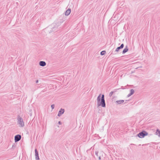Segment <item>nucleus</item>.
<instances>
[{
  "instance_id": "nucleus-8",
  "label": "nucleus",
  "mask_w": 160,
  "mask_h": 160,
  "mask_svg": "<svg viewBox=\"0 0 160 160\" xmlns=\"http://www.w3.org/2000/svg\"><path fill=\"white\" fill-rule=\"evenodd\" d=\"M39 65L40 66L44 67L46 65V63L44 61H40L39 63Z\"/></svg>"
},
{
  "instance_id": "nucleus-19",
  "label": "nucleus",
  "mask_w": 160,
  "mask_h": 160,
  "mask_svg": "<svg viewBox=\"0 0 160 160\" xmlns=\"http://www.w3.org/2000/svg\"><path fill=\"white\" fill-rule=\"evenodd\" d=\"M132 94H131V93H130L128 95V97H130V96H131V95H132Z\"/></svg>"
},
{
  "instance_id": "nucleus-17",
  "label": "nucleus",
  "mask_w": 160,
  "mask_h": 160,
  "mask_svg": "<svg viewBox=\"0 0 160 160\" xmlns=\"http://www.w3.org/2000/svg\"><path fill=\"white\" fill-rule=\"evenodd\" d=\"M98 151H95V155H96L97 156H98Z\"/></svg>"
},
{
  "instance_id": "nucleus-7",
  "label": "nucleus",
  "mask_w": 160,
  "mask_h": 160,
  "mask_svg": "<svg viewBox=\"0 0 160 160\" xmlns=\"http://www.w3.org/2000/svg\"><path fill=\"white\" fill-rule=\"evenodd\" d=\"M123 47H124L123 44H121V45L120 46L118 47L115 50V51L116 52H118L119 51V49H120L123 48Z\"/></svg>"
},
{
  "instance_id": "nucleus-12",
  "label": "nucleus",
  "mask_w": 160,
  "mask_h": 160,
  "mask_svg": "<svg viewBox=\"0 0 160 160\" xmlns=\"http://www.w3.org/2000/svg\"><path fill=\"white\" fill-rule=\"evenodd\" d=\"M128 50V47L127 46H126L125 48L122 51V53H125L126 52H127Z\"/></svg>"
},
{
  "instance_id": "nucleus-15",
  "label": "nucleus",
  "mask_w": 160,
  "mask_h": 160,
  "mask_svg": "<svg viewBox=\"0 0 160 160\" xmlns=\"http://www.w3.org/2000/svg\"><path fill=\"white\" fill-rule=\"evenodd\" d=\"M113 92H111L110 93H109V96L111 97V96L112 95V94H113Z\"/></svg>"
},
{
  "instance_id": "nucleus-10",
  "label": "nucleus",
  "mask_w": 160,
  "mask_h": 160,
  "mask_svg": "<svg viewBox=\"0 0 160 160\" xmlns=\"http://www.w3.org/2000/svg\"><path fill=\"white\" fill-rule=\"evenodd\" d=\"M71 10L70 9H68L66 12L65 15L66 16H68L70 13Z\"/></svg>"
},
{
  "instance_id": "nucleus-20",
  "label": "nucleus",
  "mask_w": 160,
  "mask_h": 160,
  "mask_svg": "<svg viewBox=\"0 0 160 160\" xmlns=\"http://www.w3.org/2000/svg\"><path fill=\"white\" fill-rule=\"evenodd\" d=\"M58 124L60 125L62 124V122L60 121L58 122Z\"/></svg>"
},
{
  "instance_id": "nucleus-6",
  "label": "nucleus",
  "mask_w": 160,
  "mask_h": 160,
  "mask_svg": "<svg viewBox=\"0 0 160 160\" xmlns=\"http://www.w3.org/2000/svg\"><path fill=\"white\" fill-rule=\"evenodd\" d=\"M64 109L61 108L59 111L58 114V116L59 117L61 116L64 112Z\"/></svg>"
},
{
  "instance_id": "nucleus-13",
  "label": "nucleus",
  "mask_w": 160,
  "mask_h": 160,
  "mask_svg": "<svg viewBox=\"0 0 160 160\" xmlns=\"http://www.w3.org/2000/svg\"><path fill=\"white\" fill-rule=\"evenodd\" d=\"M105 53H106V51H102L100 53L102 55H104L105 54Z\"/></svg>"
},
{
  "instance_id": "nucleus-2",
  "label": "nucleus",
  "mask_w": 160,
  "mask_h": 160,
  "mask_svg": "<svg viewBox=\"0 0 160 160\" xmlns=\"http://www.w3.org/2000/svg\"><path fill=\"white\" fill-rule=\"evenodd\" d=\"M18 124L20 127H23L24 126V123L22 118L20 116H18L17 118Z\"/></svg>"
},
{
  "instance_id": "nucleus-9",
  "label": "nucleus",
  "mask_w": 160,
  "mask_h": 160,
  "mask_svg": "<svg viewBox=\"0 0 160 160\" xmlns=\"http://www.w3.org/2000/svg\"><path fill=\"white\" fill-rule=\"evenodd\" d=\"M124 102V100H118L116 101V103L118 104H120L123 103Z\"/></svg>"
},
{
  "instance_id": "nucleus-1",
  "label": "nucleus",
  "mask_w": 160,
  "mask_h": 160,
  "mask_svg": "<svg viewBox=\"0 0 160 160\" xmlns=\"http://www.w3.org/2000/svg\"><path fill=\"white\" fill-rule=\"evenodd\" d=\"M101 94H99L97 98L98 107L101 106L102 107H105L106 104L104 100V96L103 94L101 97Z\"/></svg>"
},
{
  "instance_id": "nucleus-4",
  "label": "nucleus",
  "mask_w": 160,
  "mask_h": 160,
  "mask_svg": "<svg viewBox=\"0 0 160 160\" xmlns=\"http://www.w3.org/2000/svg\"><path fill=\"white\" fill-rule=\"evenodd\" d=\"M21 138V136L20 135H17L15 136V142H17L18 141H19Z\"/></svg>"
},
{
  "instance_id": "nucleus-21",
  "label": "nucleus",
  "mask_w": 160,
  "mask_h": 160,
  "mask_svg": "<svg viewBox=\"0 0 160 160\" xmlns=\"http://www.w3.org/2000/svg\"><path fill=\"white\" fill-rule=\"evenodd\" d=\"M98 158H99V159L100 160L101 159V158L100 156H99V157H98Z\"/></svg>"
},
{
  "instance_id": "nucleus-22",
  "label": "nucleus",
  "mask_w": 160,
  "mask_h": 160,
  "mask_svg": "<svg viewBox=\"0 0 160 160\" xmlns=\"http://www.w3.org/2000/svg\"><path fill=\"white\" fill-rule=\"evenodd\" d=\"M38 82V80H37L36 81V83H37Z\"/></svg>"
},
{
  "instance_id": "nucleus-16",
  "label": "nucleus",
  "mask_w": 160,
  "mask_h": 160,
  "mask_svg": "<svg viewBox=\"0 0 160 160\" xmlns=\"http://www.w3.org/2000/svg\"><path fill=\"white\" fill-rule=\"evenodd\" d=\"M54 106H54V104H52V105H51V108H52V109H54Z\"/></svg>"
},
{
  "instance_id": "nucleus-5",
  "label": "nucleus",
  "mask_w": 160,
  "mask_h": 160,
  "mask_svg": "<svg viewBox=\"0 0 160 160\" xmlns=\"http://www.w3.org/2000/svg\"><path fill=\"white\" fill-rule=\"evenodd\" d=\"M35 156L36 160H38L39 159V157L38 156V153L37 149H35Z\"/></svg>"
},
{
  "instance_id": "nucleus-11",
  "label": "nucleus",
  "mask_w": 160,
  "mask_h": 160,
  "mask_svg": "<svg viewBox=\"0 0 160 160\" xmlns=\"http://www.w3.org/2000/svg\"><path fill=\"white\" fill-rule=\"evenodd\" d=\"M155 134L158 135V137H160V131L158 129L156 130V132H155Z\"/></svg>"
},
{
  "instance_id": "nucleus-3",
  "label": "nucleus",
  "mask_w": 160,
  "mask_h": 160,
  "mask_svg": "<svg viewBox=\"0 0 160 160\" xmlns=\"http://www.w3.org/2000/svg\"><path fill=\"white\" fill-rule=\"evenodd\" d=\"M148 135V133L145 131H143L142 132L139 133L137 135L138 136L141 138H143L145 136H147Z\"/></svg>"
},
{
  "instance_id": "nucleus-14",
  "label": "nucleus",
  "mask_w": 160,
  "mask_h": 160,
  "mask_svg": "<svg viewBox=\"0 0 160 160\" xmlns=\"http://www.w3.org/2000/svg\"><path fill=\"white\" fill-rule=\"evenodd\" d=\"M134 91L133 89H132L130 90V93H131L132 95L134 93Z\"/></svg>"
},
{
  "instance_id": "nucleus-18",
  "label": "nucleus",
  "mask_w": 160,
  "mask_h": 160,
  "mask_svg": "<svg viewBox=\"0 0 160 160\" xmlns=\"http://www.w3.org/2000/svg\"><path fill=\"white\" fill-rule=\"evenodd\" d=\"M132 94H131V93H130L128 95V97H130V96H131V95H132Z\"/></svg>"
}]
</instances>
